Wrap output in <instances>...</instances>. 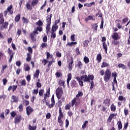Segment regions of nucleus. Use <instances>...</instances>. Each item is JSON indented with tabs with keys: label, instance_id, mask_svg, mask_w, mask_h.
Wrapping results in <instances>:
<instances>
[{
	"label": "nucleus",
	"instance_id": "nucleus-1",
	"mask_svg": "<svg viewBox=\"0 0 130 130\" xmlns=\"http://www.w3.org/2000/svg\"><path fill=\"white\" fill-rule=\"evenodd\" d=\"M81 79L84 80V82H87L88 83H90V90H92L93 88H94V76L93 75H83L81 76Z\"/></svg>",
	"mask_w": 130,
	"mask_h": 130
},
{
	"label": "nucleus",
	"instance_id": "nucleus-2",
	"mask_svg": "<svg viewBox=\"0 0 130 130\" xmlns=\"http://www.w3.org/2000/svg\"><path fill=\"white\" fill-rule=\"evenodd\" d=\"M62 118H63V113H62L61 108L60 107L59 109V116L58 117V122L59 123L60 126H62V125H63Z\"/></svg>",
	"mask_w": 130,
	"mask_h": 130
},
{
	"label": "nucleus",
	"instance_id": "nucleus-3",
	"mask_svg": "<svg viewBox=\"0 0 130 130\" xmlns=\"http://www.w3.org/2000/svg\"><path fill=\"white\" fill-rule=\"evenodd\" d=\"M110 77H111V72L109 69H107L105 72V76L104 77V80L105 82H108L110 80Z\"/></svg>",
	"mask_w": 130,
	"mask_h": 130
},
{
	"label": "nucleus",
	"instance_id": "nucleus-4",
	"mask_svg": "<svg viewBox=\"0 0 130 130\" xmlns=\"http://www.w3.org/2000/svg\"><path fill=\"white\" fill-rule=\"evenodd\" d=\"M46 105L48 107V108H52L55 105V101L54 100V95H53L51 98V104H50L49 102L45 101Z\"/></svg>",
	"mask_w": 130,
	"mask_h": 130
},
{
	"label": "nucleus",
	"instance_id": "nucleus-5",
	"mask_svg": "<svg viewBox=\"0 0 130 130\" xmlns=\"http://www.w3.org/2000/svg\"><path fill=\"white\" fill-rule=\"evenodd\" d=\"M62 88L61 87H58L56 90V95L58 99H60L61 96H62Z\"/></svg>",
	"mask_w": 130,
	"mask_h": 130
},
{
	"label": "nucleus",
	"instance_id": "nucleus-6",
	"mask_svg": "<svg viewBox=\"0 0 130 130\" xmlns=\"http://www.w3.org/2000/svg\"><path fill=\"white\" fill-rule=\"evenodd\" d=\"M26 114L29 116L32 112H33V109L31 107V106H29L26 107Z\"/></svg>",
	"mask_w": 130,
	"mask_h": 130
},
{
	"label": "nucleus",
	"instance_id": "nucleus-7",
	"mask_svg": "<svg viewBox=\"0 0 130 130\" xmlns=\"http://www.w3.org/2000/svg\"><path fill=\"white\" fill-rule=\"evenodd\" d=\"M21 120H22V117L21 116V115H17L15 118L14 122L15 123L18 124L20 123Z\"/></svg>",
	"mask_w": 130,
	"mask_h": 130
},
{
	"label": "nucleus",
	"instance_id": "nucleus-8",
	"mask_svg": "<svg viewBox=\"0 0 130 130\" xmlns=\"http://www.w3.org/2000/svg\"><path fill=\"white\" fill-rule=\"evenodd\" d=\"M112 37L113 40H118V39H119V36L117 32L113 33Z\"/></svg>",
	"mask_w": 130,
	"mask_h": 130
},
{
	"label": "nucleus",
	"instance_id": "nucleus-9",
	"mask_svg": "<svg viewBox=\"0 0 130 130\" xmlns=\"http://www.w3.org/2000/svg\"><path fill=\"white\" fill-rule=\"evenodd\" d=\"M103 105L104 106H106V107H108L109 105H110V99H106L103 102Z\"/></svg>",
	"mask_w": 130,
	"mask_h": 130
},
{
	"label": "nucleus",
	"instance_id": "nucleus-10",
	"mask_svg": "<svg viewBox=\"0 0 130 130\" xmlns=\"http://www.w3.org/2000/svg\"><path fill=\"white\" fill-rule=\"evenodd\" d=\"M112 77H114L113 82H114V84H116V85L117 86V81L116 80V78L117 77V74L116 72H113L112 73Z\"/></svg>",
	"mask_w": 130,
	"mask_h": 130
},
{
	"label": "nucleus",
	"instance_id": "nucleus-11",
	"mask_svg": "<svg viewBox=\"0 0 130 130\" xmlns=\"http://www.w3.org/2000/svg\"><path fill=\"white\" fill-rule=\"evenodd\" d=\"M85 20L86 22H88V21H91V20H92V21H95V19L94 16L89 15L85 18Z\"/></svg>",
	"mask_w": 130,
	"mask_h": 130
},
{
	"label": "nucleus",
	"instance_id": "nucleus-12",
	"mask_svg": "<svg viewBox=\"0 0 130 130\" xmlns=\"http://www.w3.org/2000/svg\"><path fill=\"white\" fill-rule=\"evenodd\" d=\"M18 101H19L18 96H16V95H12L11 96V102L17 103L18 102Z\"/></svg>",
	"mask_w": 130,
	"mask_h": 130
},
{
	"label": "nucleus",
	"instance_id": "nucleus-13",
	"mask_svg": "<svg viewBox=\"0 0 130 130\" xmlns=\"http://www.w3.org/2000/svg\"><path fill=\"white\" fill-rule=\"evenodd\" d=\"M12 9H13V5H10L7 9V11L9 13L10 15H12L14 13Z\"/></svg>",
	"mask_w": 130,
	"mask_h": 130
},
{
	"label": "nucleus",
	"instance_id": "nucleus-14",
	"mask_svg": "<svg viewBox=\"0 0 130 130\" xmlns=\"http://www.w3.org/2000/svg\"><path fill=\"white\" fill-rule=\"evenodd\" d=\"M71 86H72L73 88H77V87H78V84H77V82L75 81V80H72Z\"/></svg>",
	"mask_w": 130,
	"mask_h": 130
},
{
	"label": "nucleus",
	"instance_id": "nucleus-15",
	"mask_svg": "<svg viewBox=\"0 0 130 130\" xmlns=\"http://www.w3.org/2000/svg\"><path fill=\"white\" fill-rule=\"evenodd\" d=\"M72 80V74L70 73L68 74L67 79V85L69 87L70 86V81Z\"/></svg>",
	"mask_w": 130,
	"mask_h": 130
},
{
	"label": "nucleus",
	"instance_id": "nucleus-16",
	"mask_svg": "<svg viewBox=\"0 0 130 130\" xmlns=\"http://www.w3.org/2000/svg\"><path fill=\"white\" fill-rule=\"evenodd\" d=\"M57 29H58V25L54 24L52 27L51 31L52 32H55L56 31Z\"/></svg>",
	"mask_w": 130,
	"mask_h": 130
},
{
	"label": "nucleus",
	"instance_id": "nucleus-17",
	"mask_svg": "<svg viewBox=\"0 0 130 130\" xmlns=\"http://www.w3.org/2000/svg\"><path fill=\"white\" fill-rule=\"evenodd\" d=\"M39 74H40V71L39 70L36 71L34 74V78L38 79V77H39Z\"/></svg>",
	"mask_w": 130,
	"mask_h": 130
},
{
	"label": "nucleus",
	"instance_id": "nucleus-18",
	"mask_svg": "<svg viewBox=\"0 0 130 130\" xmlns=\"http://www.w3.org/2000/svg\"><path fill=\"white\" fill-rule=\"evenodd\" d=\"M83 95V92H82V91L81 90H79L78 91V94L76 95V98L79 99V98H80V97H82Z\"/></svg>",
	"mask_w": 130,
	"mask_h": 130
},
{
	"label": "nucleus",
	"instance_id": "nucleus-19",
	"mask_svg": "<svg viewBox=\"0 0 130 130\" xmlns=\"http://www.w3.org/2000/svg\"><path fill=\"white\" fill-rule=\"evenodd\" d=\"M39 0H32L31 3V7H35L37 4H38Z\"/></svg>",
	"mask_w": 130,
	"mask_h": 130
},
{
	"label": "nucleus",
	"instance_id": "nucleus-20",
	"mask_svg": "<svg viewBox=\"0 0 130 130\" xmlns=\"http://www.w3.org/2000/svg\"><path fill=\"white\" fill-rule=\"evenodd\" d=\"M23 110H24V107H23L22 104H20L18 106V111L19 112H23Z\"/></svg>",
	"mask_w": 130,
	"mask_h": 130
},
{
	"label": "nucleus",
	"instance_id": "nucleus-21",
	"mask_svg": "<svg viewBox=\"0 0 130 130\" xmlns=\"http://www.w3.org/2000/svg\"><path fill=\"white\" fill-rule=\"evenodd\" d=\"M92 27L94 31H95V32H96L97 29L98 28V24L97 23H93L92 25Z\"/></svg>",
	"mask_w": 130,
	"mask_h": 130
},
{
	"label": "nucleus",
	"instance_id": "nucleus-22",
	"mask_svg": "<svg viewBox=\"0 0 130 130\" xmlns=\"http://www.w3.org/2000/svg\"><path fill=\"white\" fill-rule=\"evenodd\" d=\"M102 59V56L101 55V54H98L96 56V60L98 62H100Z\"/></svg>",
	"mask_w": 130,
	"mask_h": 130
},
{
	"label": "nucleus",
	"instance_id": "nucleus-23",
	"mask_svg": "<svg viewBox=\"0 0 130 130\" xmlns=\"http://www.w3.org/2000/svg\"><path fill=\"white\" fill-rule=\"evenodd\" d=\"M5 22V19H4V15L3 14H0V25L3 24Z\"/></svg>",
	"mask_w": 130,
	"mask_h": 130
},
{
	"label": "nucleus",
	"instance_id": "nucleus-24",
	"mask_svg": "<svg viewBox=\"0 0 130 130\" xmlns=\"http://www.w3.org/2000/svg\"><path fill=\"white\" fill-rule=\"evenodd\" d=\"M47 59H53V56L51 54H50V53L49 52H47Z\"/></svg>",
	"mask_w": 130,
	"mask_h": 130
},
{
	"label": "nucleus",
	"instance_id": "nucleus-25",
	"mask_svg": "<svg viewBox=\"0 0 130 130\" xmlns=\"http://www.w3.org/2000/svg\"><path fill=\"white\" fill-rule=\"evenodd\" d=\"M31 6L32 5H31L30 3H27L26 4V9L29 11H31V10H32V7H31Z\"/></svg>",
	"mask_w": 130,
	"mask_h": 130
},
{
	"label": "nucleus",
	"instance_id": "nucleus-26",
	"mask_svg": "<svg viewBox=\"0 0 130 130\" xmlns=\"http://www.w3.org/2000/svg\"><path fill=\"white\" fill-rule=\"evenodd\" d=\"M46 22L47 25H50L51 24V17H47Z\"/></svg>",
	"mask_w": 130,
	"mask_h": 130
},
{
	"label": "nucleus",
	"instance_id": "nucleus-27",
	"mask_svg": "<svg viewBox=\"0 0 130 130\" xmlns=\"http://www.w3.org/2000/svg\"><path fill=\"white\" fill-rule=\"evenodd\" d=\"M20 19H21V15L18 14L15 17V22H18L19 21H20Z\"/></svg>",
	"mask_w": 130,
	"mask_h": 130
},
{
	"label": "nucleus",
	"instance_id": "nucleus-28",
	"mask_svg": "<svg viewBox=\"0 0 130 130\" xmlns=\"http://www.w3.org/2000/svg\"><path fill=\"white\" fill-rule=\"evenodd\" d=\"M103 48H104V49L105 50L106 53H107V50H108L107 44H106V43L105 42H104L103 43Z\"/></svg>",
	"mask_w": 130,
	"mask_h": 130
},
{
	"label": "nucleus",
	"instance_id": "nucleus-29",
	"mask_svg": "<svg viewBox=\"0 0 130 130\" xmlns=\"http://www.w3.org/2000/svg\"><path fill=\"white\" fill-rule=\"evenodd\" d=\"M88 44H89V40H87L83 42V45L84 47H87Z\"/></svg>",
	"mask_w": 130,
	"mask_h": 130
},
{
	"label": "nucleus",
	"instance_id": "nucleus-30",
	"mask_svg": "<svg viewBox=\"0 0 130 130\" xmlns=\"http://www.w3.org/2000/svg\"><path fill=\"white\" fill-rule=\"evenodd\" d=\"M30 60H31V54L30 53H27L26 61H30Z\"/></svg>",
	"mask_w": 130,
	"mask_h": 130
},
{
	"label": "nucleus",
	"instance_id": "nucleus-31",
	"mask_svg": "<svg viewBox=\"0 0 130 130\" xmlns=\"http://www.w3.org/2000/svg\"><path fill=\"white\" fill-rule=\"evenodd\" d=\"M48 46V45H47V43L44 42V43H42L41 46V47L42 48H47Z\"/></svg>",
	"mask_w": 130,
	"mask_h": 130
},
{
	"label": "nucleus",
	"instance_id": "nucleus-32",
	"mask_svg": "<svg viewBox=\"0 0 130 130\" xmlns=\"http://www.w3.org/2000/svg\"><path fill=\"white\" fill-rule=\"evenodd\" d=\"M117 124H118V129H121V128H122V124L121 123V121H119L117 122Z\"/></svg>",
	"mask_w": 130,
	"mask_h": 130
},
{
	"label": "nucleus",
	"instance_id": "nucleus-33",
	"mask_svg": "<svg viewBox=\"0 0 130 130\" xmlns=\"http://www.w3.org/2000/svg\"><path fill=\"white\" fill-rule=\"evenodd\" d=\"M50 32V24H47L46 26V32L47 34H48Z\"/></svg>",
	"mask_w": 130,
	"mask_h": 130
},
{
	"label": "nucleus",
	"instance_id": "nucleus-34",
	"mask_svg": "<svg viewBox=\"0 0 130 130\" xmlns=\"http://www.w3.org/2000/svg\"><path fill=\"white\" fill-rule=\"evenodd\" d=\"M111 110L114 112L116 110V107L113 104L111 105Z\"/></svg>",
	"mask_w": 130,
	"mask_h": 130
},
{
	"label": "nucleus",
	"instance_id": "nucleus-35",
	"mask_svg": "<svg viewBox=\"0 0 130 130\" xmlns=\"http://www.w3.org/2000/svg\"><path fill=\"white\" fill-rule=\"evenodd\" d=\"M22 21H23V23H24V24H28L29 20H28V19L25 18V17H22Z\"/></svg>",
	"mask_w": 130,
	"mask_h": 130
},
{
	"label": "nucleus",
	"instance_id": "nucleus-36",
	"mask_svg": "<svg viewBox=\"0 0 130 130\" xmlns=\"http://www.w3.org/2000/svg\"><path fill=\"white\" fill-rule=\"evenodd\" d=\"M77 99H78L76 97L72 100V107H73L75 105V104H76Z\"/></svg>",
	"mask_w": 130,
	"mask_h": 130
},
{
	"label": "nucleus",
	"instance_id": "nucleus-37",
	"mask_svg": "<svg viewBox=\"0 0 130 130\" xmlns=\"http://www.w3.org/2000/svg\"><path fill=\"white\" fill-rule=\"evenodd\" d=\"M71 106H72L71 105V104H69L66 105L64 108L66 110H70L71 109Z\"/></svg>",
	"mask_w": 130,
	"mask_h": 130
},
{
	"label": "nucleus",
	"instance_id": "nucleus-38",
	"mask_svg": "<svg viewBox=\"0 0 130 130\" xmlns=\"http://www.w3.org/2000/svg\"><path fill=\"white\" fill-rule=\"evenodd\" d=\"M51 33V38H53V39H54V38H55L56 37V34H55V32L54 31H52V32L51 31H50Z\"/></svg>",
	"mask_w": 130,
	"mask_h": 130
},
{
	"label": "nucleus",
	"instance_id": "nucleus-39",
	"mask_svg": "<svg viewBox=\"0 0 130 130\" xmlns=\"http://www.w3.org/2000/svg\"><path fill=\"white\" fill-rule=\"evenodd\" d=\"M83 60L84 62H85V63H88L89 61H90V60H89V58L87 56H85L84 57Z\"/></svg>",
	"mask_w": 130,
	"mask_h": 130
},
{
	"label": "nucleus",
	"instance_id": "nucleus-40",
	"mask_svg": "<svg viewBox=\"0 0 130 130\" xmlns=\"http://www.w3.org/2000/svg\"><path fill=\"white\" fill-rule=\"evenodd\" d=\"M9 25V22H5L2 25L3 28H5V29H7L8 28V25Z\"/></svg>",
	"mask_w": 130,
	"mask_h": 130
},
{
	"label": "nucleus",
	"instance_id": "nucleus-41",
	"mask_svg": "<svg viewBox=\"0 0 130 130\" xmlns=\"http://www.w3.org/2000/svg\"><path fill=\"white\" fill-rule=\"evenodd\" d=\"M34 36H35V34L34 32L30 34V38L32 41H35V40H36V39L34 38Z\"/></svg>",
	"mask_w": 130,
	"mask_h": 130
},
{
	"label": "nucleus",
	"instance_id": "nucleus-42",
	"mask_svg": "<svg viewBox=\"0 0 130 130\" xmlns=\"http://www.w3.org/2000/svg\"><path fill=\"white\" fill-rule=\"evenodd\" d=\"M77 43L76 42H72L71 43H68V45H69V46H73V45H76Z\"/></svg>",
	"mask_w": 130,
	"mask_h": 130
},
{
	"label": "nucleus",
	"instance_id": "nucleus-43",
	"mask_svg": "<svg viewBox=\"0 0 130 130\" xmlns=\"http://www.w3.org/2000/svg\"><path fill=\"white\" fill-rule=\"evenodd\" d=\"M43 94H44V89H41L39 92V96H43Z\"/></svg>",
	"mask_w": 130,
	"mask_h": 130
},
{
	"label": "nucleus",
	"instance_id": "nucleus-44",
	"mask_svg": "<svg viewBox=\"0 0 130 130\" xmlns=\"http://www.w3.org/2000/svg\"><path fill=\"white\" fill-rule=\"evenodd\" d=\"M55 76L57 78H60V77H61L62 76V74H61V73H60V72H56L55 73Z\"/></svg>",
	"mask_w": 130,
	"mask_h": 130
},
{
	"label": "nucleus",
	"instance_id": "nucleus-45",
	"mask_svg": "<svg viewBox=\"0 0 130 130\" xmlns=\"http://www.w3.org/2000/svg\"><path fill=\"white\" fill-rule=\"evenodd\" d=\"M88 121H85L84 124L82 125V128L84 129L87 127V124H88Z\"/></svg>",
	"mask_w": 130,
	"mask_h": 130
},
{
	"label": "nucleus",
	"instance_id": "nucleus-46",
	"mask_svg": "<svg viewBox=\"0 0 130 130\" xmlns=\"http://www.w3.org/2000/svg\"><path fill=\"white\" fill-rule=\"evenodd\" d=\"M65 123H66V128H68V127H69V125L70 124V121H69V120L68 119H67L66 120Z\"/></svg>",
	"mask_w": 130,
	"mask_h": 130
},
{
	"label": "nucleus",
	"instance_id": "nucleus-47",
	"mask_svg": "<svg viewBox=\"0 0 130 130\" xmlns=\"http://www.w3.org/2000/svg\"><path fill=\"white\" fill-rule=\"evenodd\" d=\"M23 103L25 106H28V105H29V101L27 100H23Z\"/></svg>",
	"mask_w": 130,
	"mask_h": 130
},
{
	"label": "nucleus",
	"instance_id": "nucleus-48",
	"mask_svg": "<svg viewBox=\"0 0 130 130\" xmlns=\"http://www.w3.org/2000/svg\"><path fill=\"white\" fill-rule=\"evenodd\" d=\"M16 115H17V113H16L15 111L11 112V117H13V118H14V117H15Z\"/></svg>",
	"mask_w": 130,
	"mask_h": 130
},
{
	"label": "nucleus",
	"instance_id": "nucleus-49",
	"mask_svg": "<svg viewBox=\"0 0 130 130\" xmlns=\"http://www.w3.org/2000/svg\"><path fill=\"white\" fill-rule=\"evenodd\" d=\"M59 84L60 86H63V87H64V81L59 80Z\"/></svg>",
	"mask_w": 130,
	"mask_h": 130
},
{
	"label": "nucleus",
	"instance_id": "nucleus-50",
	"mask_svg": "<svg viewBox=\"0 0 130 130\" xmlns=\"http://www.w3.org/2000/svg\"><path fill=\"white\" fill-rule=\"evenodd\" d=\"M37 25L38 26H39V27H41L43 25V23H42V21L41 20H39L38 22H37Z\"/></svg>",
	"mask_w": 130,
	"mask_h": 130
},
{
	"label": "nucleus",
	"instance_id": "nucleus-51",
	"mask_svg": "<svg viewBox=\"0 0 130 130\" xmlns=\"http://www.w3.org/2000/svg\"><path fill=\"white\" fill-rule=\"evenodd\" d=\"M94 5H95V2H93L91 3H89V4L87 3V7H88V8H91V7H92V6H94Z\"/></svg>",
	"mask_w": 130,
	"mask_h": 130
},
{
	"label": "nucleus",
	"instance_id": "nucleus-52",
	"mask_svg": "<svg viewBox=\"0 0 130 130\" xmlns=\"http://www.w3.org/2000/svg\"><path fill=\"white\" fill-rule=\"evenodd\" d=\"M125 100V98L122 96V95H120L118 98V100L120 101H123V100Z\"/></svg>",
	"mask_w": 130,
	"mask_h": 130
},
{
	"label": "nucleus",
	"instance_id": "nucleus-53",
	"mask_svg": "<svg viewBox=\"0 0 130 130\" xmlns=\"http://www.w3.org/2000/svg\"><path fill=\"white\" fill-rule=\"evenodd\" d=\"M81 79H82V77H81ZM82 80L83 79H81L80 81H78L81 87H83V86H84V81Z\"/></svg>",
	"mask_w": 130,
	"mask_h": 130
},
{
	"label": "nucleus",
	"instance_id": "nucleus-54",
	"mask_svg": "<svg viewBox=\"0 0 130 130\" xmlns=\"http://www.w3.org/2000/svg\"><path fill=\"white\" fill-rule=\"evenodd\" d=\"M21 86H26V80H22L20 83Z\"/></svg>",
	"mask_w": 130,
	"mask_h": 130
},
{
	"label": "nucleus",
	"instance_id": "nucleus-55",
	"mask_svg": "<svg viewBox=\"0 0 130 130\" xmlns=\"http://www.w3.org/2000/svg\"><path fill=\"white\" fill-rule=\"evenodd\" d=\"M48 62V60H47V59H44L42 60V64H43L44 66H45V64H46V63H47Z\"/></svg>",
	"mask_w": 130,
	"mask_h": 130
},
{
	"label": "nucleus",
	"instance_id": "nucleus-56",
	"mask_svg": "<svg viewBox=\"0 0 130 130\" xmlns=\"http://www.w3.org/2000/svg\"><path fill=\"white\" fill-rule=\"evenodd\" d=\"M75 52L77 54V55H80V49L79 48V47H77L76 50H75Z\"/></svg>",
	"mask_w": 130,
	"mask_h": 130
},
{
	"label": "nucleus",
	"instance_id": "nucleus-57",
	"mask_svg": "<svg viewBox=\"0 0 130 130\" xmlns=\"http://www.w3.org/2000/svg\"><path fill=\"white\" fill-rule=\"evenodd\" d=\"M104 24V20H103V19H102L101 22L100 29H103Z\"/></svg>",
	"mask_w": 130,
	"mask_h": 130
},
{
	"label": "nucleus",
	"instance_id": "nucleus-58",
	"mask_svg": "<svg viewBox=\"0 0 130 130\" xmlns=\"http://www.w3.org/2000/svg\"><path fill=\"white\" fill-rule=\"evenodd\" d=\"M14 53H12L10 55V58H9V62H11L12 61V59H13V57H14Z\"/></svg>",
	"mask_w": 130,
	"mask_h": 130
},
{
	"label": "nucleus",
	"instance_id": "nucleus-59",
	"mask_svg": "<svg viewBox=\"0 0 130 130\" xmlns=\"http://www.w3.org/2000/svg\"><path fill=\"white\" fill-rule=\"evenodd\" d=\"M124 112L125 116H126L128 114V110L127 109L125 108L124 110Z\"/></svg>",
	"mask_w": 130,
	"mask_h": 130
},
{
	"label": "nucleus",
	"instance_id": "nucleus-60",
	"mask_svg": "<svg viewBox=\"0 0 130 130\" xmlns=\"http://www.w3.org/2000/svg\"><path fill=\"white\" fill-rule=\"evenodd\" d=\"M16 89H17V85L12 86L11 90H12V92H14V91H15Z\"/></svg>",
	"mask_w": 130,
	"mask_h": 130
},
{
	"label": "nucleus",
	"instance_id": "nucleus-61",
	"mask_svg": "<svg viewBox=\"0 0 130 130\" xmlns=\"http://www.w3.org/2000/svg\"><path fill=\"white\" fill-rule=\"evenodd\" d=\"M51 60L49 61V64L48 66H51V64H52V63H53V62H55V61H54V59H51Z\"/></svg>",
	"mask_w": 130,
	"mask_h": 130
},
{
	"label": "nucleus",
	"instance_id": "nucleus-62",
	"mask_svg": "<svg viewBox=\"0 0 130 130\" xmlns=\"http://www.w3.org/2000/svg\"><path fill=\"white\" fill-rule=\"evenodd\" d=\"M32 94H35V95H37V94H38V88H37V89H34Z\"/></svg>",
	"mask_w": 130,
	"mask_h": 130
},
{
	"label": "nucleus",
	"instance_id": "nucleus-63",
	"mask_svg": "<svg viewBox=\"0 0 130 130\" xmlns=\"http://www.w3.org/2000/svg\"><path fill=\"white\" fill-rule=\"evenodd\" d=\"M28 128L29 130H36V127H33L30 126V125H29Z\"/></svg>",
	"mask_w": 130,
	"mask_h": 130
},
{
	"label": "nucleus",
	"instance_id": "nucleus-64",
	"mask_svg": "<svg viewBox=\"0 0 130 130\" xmlns=\"http://www.w3.org/2000/svg\"><path fill=\"white\" fill-rule=\"evenodd\" d=\"M43 42H47V36H45L43 38Z\"/></svg>",
	"mask_w": 130,
	"mask_h": 130
}]
</instances>
